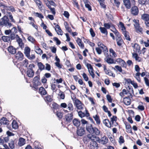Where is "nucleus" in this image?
I'll return each instance as SVG.
<instances>
[{"label":"nucleus","instance_id":"obj_60","mask_svg":"<svg viewBox=\"0 0 149 149\" xmlns=\"http://www.w3.org/2000/svg\"><path fill=\"white\" fill-rule=\"evenodd\" d=\"M71 97L74 103H75L77 100H79L77 98L75 94L73 93V95L71 96Z\"/></svg>","mask_w":149,"mask_h":149},{"label":"nucleus","instance_id":"obj_20","mask_svg":"<svg viewBox=\"0 0 149 149\" xmlns=\"http://www.w3.org/2000/svg\"><path fill=\"white\" fill-rule=\"evenodd\" d=\"M97 141H92L91 142L89 147V149H97L98 144L96 142Z\"/></svg>","mask_w":149,"mask_h":149},{"label":"nucleus","instance_id":"obj_21","mask_svg":"<svg viewBox=\"0 0 149 149\" xmlns=\"http://www.w3.org/2000/svg\"><path fill=\"white\" fill-rule=\"evenodd\" d=\"M44 99L47 104L50 106V103L53 101L52 97L50 95H47L44 98Z\"/></svg>","mask_w":149,"mask_h":149},{"label":"nucleus","instance_id":"obj_32","mask_svg":"<svg viewBox=\"0 0 149 149\" xmlns=\"http://www.w3.org/2000/svg\"><path fill=\"white\" fill-rule=\"evenodd\" d=\"M137 53L134 52L132 53V57L135 59L136 61L140 62L142 61V58L138 56Z\"/></svg>","mask_w":149,"mask_h":149},{"label":"nucleus","instance_id":"obj_49","mask_svg":"<svg viewBox=\"0 0 149 149\" xmlns=\"http://www.w3.org/2000/svg\"><path fill=\"white\" fill-rule=\"evenodd\" d=\"M121 67V66L118 65H116L115 66L114 68H113L114 70H116V71H119L120 72H122L123 70Z\"/></svg>","mask_w":149,"mask_h":149},{"label":"nucleus","instance_id":"obj_28","mask_svg":"<svg viewBox=\"0 0 149 149\" xmlns=\"http://www.w3.org/2000/svg\"><path fill=\"white\" fill-rule=\"evenodd\" d=\"M38 92L42 96L45 95L47 93L45 89L42 86H41L39 88Z\"/></svg>","mask_w":149,"mask_h":149},{"label":"nucleus","instance_id":"obj_63","mask_svg":"<svg viewBox=\"0 0 149 149\" xmlns=\"http://www.w3.org/2000/svg\"><path fill=\"white\" fill-rule=\"evenodd\" d=\"M59 96L60 99H64L65 97V94L63 92L60 91L59 92Z\"/></svg>","mask_w":149,"mask_h":149},{"label":"nucleus","instance_id":"obj_41","mask_svg":"<svg viewBox=\"0 0 149 149\" xmlns=\"http://www.w3.org/2000/svg\"><path fill=\"white\" fill-rule=\"evenodd\" d=\"M108 141L107 137L105 136H104L101 138L100 140V143L103 144H105L107 143Z\"/></svg>","mask_w":149,"mask_h":149},{"label":"nucleus","instance_id":"obj_5","mask_svg":"<svg viewBox=\"0 0 149 149\" xmlns=\"http://www.w3.org/2000/svg\"><path fill=\"white\" fill-rule=\"evenodd\" d=\"M13 62L15 65H16L17 67L20 68L24 66L25 68H27L28 64V60L26 59L22 62L19 63L18 62V60H13Z\"/></svg>","mask_w":149,"mask_h":149},{"label":"nucleus","instance_id":"obj_34","mask_svg":"<svg viewBox=\"0 0 149 149\" xmlns=\"http://www.w3.org/2000/svg\"><path fill=\"white\" fill-rule=\"evenodd\" d=\"M93 118L94 119L96 122V124L98 125H100L101 123L100 117L98 114L93 116Z\"/></svg>","mask_w":149,"mask_h":149},{"label":"nucleus","instance_id":"obj_3","mask_svg":"<svg viewBox=\"0 0 149 149\" xmlns=\"http://www.w3.org/2000/svg\"><path fill=\"white\" fill-rule=\"evenodd\" d=\"M83 140L85 143H87L88 142L90 141H98V139L95 135L89 134L85 136L83 138Z\"/></svg>","mask_w":149,"mask_h":149},{"label":"nucleus","instance_id":"obj_58","mask_svg":"<svg viewBox=\"0 0 149 149\" xmlns=\"http://www.w3.org/2000/svg\"><path fill=\"white\" fill-rule=\"evenodd\" d=\"M8 13L9 15V19L10 20V22L13 23H15V21L13 18V16L10 12H8Z\"/></svg>","mask_w":149,"mask_h":149},{"label":"nucleus","instance_id":"obj_48","mask_svg":"<svg viewBox=\"0 0 149 149\" xmlns=\"http://www.w3.org/2000/svg\"><path fill=\"white\" fill-rule=\"evenodd\" d=\"M54 0H49L47 1H45V3L46 4L47 6L49 7L48 5L49 6L53 5L54 6L55 4L54 2L53 1Z\"/></svg>","mask_w":149,"mask_h":149},{"label":"nucleus","instance_id":"obj_24","mask_svg":"<svg viewBox=\"0 0 149 149\" xmlns=\"http://www.w3.org/2000/svg\"><path fill=\"white\" fill-rule=\"evenodd\" d=\"M52 110L53 111L54 113H56L55 110L56 111L58 109H59L60 108V106L56 103L53 102L52 104V106H50Z\"/></svg>","mask_w":149,"mask_h":149},{"label":"nucleus","instance_id":"obj_57","mask_svg":"<svg viewBox=\"0 0 149 149\" xmlns=\"http://www.w3.org/2000/svg\"><path fill=\"white\" fill-rule=\"evenodd\" d=\"M109 52L111 54H112L111 56L113 57H116L117 56V54L114 50L112 48L109 49Z\"/></svg>","mask_w":149,"mask_h":149},{"label":"nucleus","instance_id":"obj_50","mask_svg":"<svg viewBox=\"0 0 149 149\" xmlns=\"http://www.w3.org/2000/svg\"><path fill=\"white\" fill-rule=\"evenodd\" d=\"M12 126L13 128L16 129L18 127V125L17 122L15 120H13L12 123Z\"/></svg>","mask_w":149,"mask_h":149},{"label":"nucleus","instance_id":"obj_40","mask_svg":"<svg viewBox=\"0 0 149 149\" xmlns=\"http://www.w3.org/2000/svg\"><path fill=\"white\" fill-rule=\"evenodd\" d=\"M103 123L106 127L109 128H111V124H110V121L108 119L104 120H103Z\"/></svg>","mask_w":149,"mask_h":149},{"label":"nucleus","instance_id":"obj_18","mask_svg":"<svg viewBox=\"0 0 149 149\" xmlns=\"http://www.w3.org/2000/svg\"><path fill=\"white\" fill-rule=\"evenodd\" d=\"M73 118V112L68 113L65 116V118L67 123H70L72 120Z\"/></svg>","mask_w":149,"mask_h":149},{"label":"nucleus","instance_id":"obj_62","mask_svg":"<svg viewBox=\"0 0 149 149\" xmlns=\"http://www.w3.org/2000/svg\"><path fill=\"white\" fill-rule=\"evenodd\" d=\"M120 3L119 0H114L113 6H116L118 8L119 7Z\"/></svg>","mask_w":149,"mask_h":149},{"label":"nucleus","instance_id":"obj_55","mask_svg":"<svg viewBox=\"0 0 149 149\" xmlns=\"http://www.w3.org/2000/svg\"><path fill=\"white\" fill-rule=\"evenodd\" d=\"M135 28L137 32L140 33L141 34L143 33V29L140 25L137 26V27H135Z\"/></svg>","mask_w":149,"mask_h":149},{"label":"nucleus","instance_id":"obj_11","mask_svg":"<svg viewBox=\"0 0 149 149\" xmlns=\"http://www.w3.org/2000/svg\"><path fill=\"white\" fill-rule=\"evenodd\" d=\"M15 54V55L14 56V59H13V60H18V62H19V61H21L23 60L24 58V55L21 51H19Z\"/></svg>","mask_w":149,"mask_h":149},{"label":"nucleus","instance_id":"obj_54","mask_svg":"<svg viewBox=\"0 0 149 149\" xmlns=\"http://www.w3.org/2000/svg\"><path fill=\"white\" fill-rule=\"evenodd\" d=\"M27 39L28 40L31 42L33 44H35L36 42V41L35 38L32 36H30L28 37Z\"/></svg>","mask_w":149,"mask_h":149},{"label":"nucleus","instance_id":"obj_45","mask_svg":"<svg viewBox=\"0 0 149 149\" xmlns=\"http://www.w3.org/2000/svg\"><path fill=\"white\" fill-rule=\"evenodd\" d=\"M35 49L36 52L38 54L41 55L42 54L43 52L42 51L38 46H35Z\"/></svg>","mask_w":149,"mask_h":149},{"label":"nucleus","instance_id":"obj_8","mask_svg":"<svg viewBox=\"0 0 149 149\" xmlns=\"http://www.w3.org/2000/svg\"><path fill=\"white\" fill-rule=\"evenodd\" d=\"M104 54L106 56L104 60L108 63L112 64L116 63L114 59L110 57L111 56V55H109L108 52L105 53Z\"/></svg>","mask_w":149,"mask_h":149},{"label":"nucleus","instance_id":"obj_38","mask_svg":"<svg viewBox=\"0 0 149 149\" xmlns=\"http://www.w3.org/2000/svg\"><path fill=\"white\" fill-rule=\"evenodd\" d=\"M74 125L77 127H79L80 125V121L78 119L75 118L72 121Z\"/></svg>","mask_w":149,"mask_h":149},{"label":"nucleus","instance_id":"obj_15","mask_svg":"<svg viewBox=\"0 0 149 149\" xmlns=\"http://www.w3.org/2000/svg\"><path fill=\"white\" fill-rule=\"evenodd\" d=\"M116 61L118 64L120 65L122 67L126 68L127 65L125 61L121 58H117L116 60Z\"/></svg>","mask_w":149,"mask_h":149},{"label":"nucleus","instance_id":"obj_61","mask_svg":"<svg viewBox=\"0 0 149 149\" xmlns=\"http://www.w3.org/2000/svg\"><path fill=\"white\" fill-rule=\"evenodd\" d=\"M141 73L140 72H137L135 74V77L139 82L141 81V79L140 77Z\"/></svg>","mask_w":149,"mask_h":149},{"label":"nucleus","instance_id":"obj_23","mask_svg":"<svg viewBox=\"0 0 149 149\" xmlns=\"http://www.w3.org/2000/svg\"><path fill=\"white\" fill-rule=\"evenodd\" d=\"M16 41L17 42L19 46L23 48L24 46V43L23 42L22 39L20 38L18 35H16Z\"/></svg>","mask_w":149,"mask_h":149},{"label":"nucleus","instance_id":"obj_42","mask_svg":"<svg viewBox=\"0 0 149 149\" xmlns=\"http://www.w3.org/2000/svg\"><path fill=\"white\" fill-rule=\"evenodd\" d=\"M31 51L30 48L28 46L26 47H25L24 49V53L25 56H29V54H30Z\"/></svg>","mask_w":149,"mask_h":149},{"label":"nucleus","instance_id":"obj_43","mask_svg":"<svg viewBox=\"0 0 149 149\" xmlns=\"http://www.w3.org/2000/svg\"><path fill=\"white\" fill-rule=\"evenodd\" d=\"M25 143V139L20 137L19 138L18 144L20 146H22Z\"/></svg>","mask_w":149,"mask_h":149},{"label":"nucleus","instance_id":"obj_29","mask_svg":"<svg viewBox=\"0 0 149 149\" xmlns=\"http://www.w3.org/2000/svg\"><path fill=\"white\" fill-rule=\"evenodd\" d=\"M123 102L126 105H129L131 104V100L129 96H128L123 98Z\"/></svg>","mask_w":149,"mask_h":149},{"label":"nucleus","instance_id":"obj_12","mask_svg":"<svg viewBox=\"0 0 149 149\" xmlns=\"http://www.w3.org/2000/svg\"><path fill=\"white\" fill-rule=\"evenodd\" d=\"M52 82H51V88L54 92H56L57 89L56 88L57 83L55 80V78H53L52 79Z\"/></svg>","mask_w":149,"mask_h":149},{"label":"nucleus","instance_id":"obj_35","mask_svg":"<svg viewBox=\"0 0 149 149\" xmlns=\"http://www.w3.org/2000/svg\"><path fill=\"white\" fill-rule=\"evenodd\" d=\"M118 27L121 29L122 32L126 31V28L124 24L121 22H120L118 25Z\"/></svg>","mask_w":149,"mask_h":149},{"label":"nucleus","instance_id":"obj_9","mask_svg":"<svg viewBox=\"0 0 149 149\" xmlns=\"http://www.w3.org/2000/svg\"><path fill=\"white\" fill-rule=\"evenodd\" d=\"M124 5L127 9H130L132 3L134 4L135 2V0H123Z\"/></svg>","mask_w":149,"mask_h":149},{"label":"nucleus","instance_id":"obj_33","mask_svg":"<svg viewBox=\"0 0 149 149\" xmlns=\"http://www.w3.org/2000/svg\"><path fill=\"white\" fill-rule=\"evenodd\" d=\"M17 141L15 139H11L9 143V146L11 149H13L15 148V144L17 143Z\"/></svg>","mask_w":149,"mask_h":149},{"label":"nucleus","instance_id":"obj_44","mask_svg":"<svg viewBox=\"0 0 149 149\" xmlns=\"http://www.w3.org/2000/svg\"><path fill=\"white\" fill-rule=\"evenodd\" d=\"M102 8L104 9H106L107 6L105 4V0H98Z\"/></svg>","mask_w":149,"mask_h":149},{"label":"nucleus","instance_id":"obj_2","mask_svg":"<svg viewBox=\"0 0 149 149\" xmlns=\"http://www.w3.org/2000/svg\"><path fill=\"white\" fill-rule=\"evenodd\" d=\"M87 131L91 134H95L97 135H99L100 134V131L96 127H93L91 124H88L86 125Z\"/></svg>","mask_w":149,"mask_h":149},{"label":"nucleus","instance_id":"obj_25","mask_svg":"<svg viewBox=\"0 0 149 149\" xmlns=\"http://www.w3.org/2000/svg\"><path fill=\"white\" fill-rule=\"evenodd\" d=\"M141 19L145 21V23L146 25L147 22H149V14L147 13H144L141 15Z\"/></svg>","mask_w":149,"mask_h":149},{"label":"nucleus","instance_id":"obj_64","mask_svg":"<svg viewBox=\"0 0 149 149\" xmlns=\"http://www.w3.org/2000/svg\"><path fill=\"white\" fill-rule=\"evenodd\" d=\"M37 6H38L39 9L41 11L42 10V7L43 5L42 1L39 2L36 4Z\"/></svg>","mask_w":149,"mask_h":149},{"label":"nucleus","instance_id":"obj_52","mask_svg":"<svg viewBox=\"0 0 149 149\" xmlns=\"http://www.w3.org/2000/svg\"><path fill=\"white\" fill-rule=\"evenodd\" d=\"M2 39L5 42H9L10 41L9 36H3L2 37Z\"/></svg>","mask_w":149,"mask_h":149},{"label":"nucleus","instance_id":"obj_10","mask_svg":"<svg viewBox=\"0 0 149 149\" xmlns=\"http://www.w3.org/2000/svg\"><path fill=\"white\" fill-rule=\"evenodd\" d=\"M117 116L114 115L113 116L110 118V124H111V127H113V126H117L118 125V123L117 122Z\"/></svg>","mask_w":149,"mask_h":149},{"label":"nucleus","instance_id":"obj_6","mask_svg":"<svg viewBox=\"0 0 149 149\" xmlns=\"http://www.w3.org/2000/svg\"><path fill=\"white\" fill-rule=\"evenodd\" d=\"M0 25L3 27L4 26L10 27L12 26V24L9 22V19L8 17L6 16H4L0 21Z\"/></svg>","mask_w":149,"mask_h":149},{"label":"nucleus","instance_id":"obj_59","mask_svg":"<svg viewBox=\"0 0 149 149\" xmlns=\"http://www.w3.org/2000/svg\"><path fill=\"white\" fill-rule=\"evenodd\" d=\"M34 14L35 16L38 17L40 19H42L44 18V16L41 13L36 12Z\"/></svg>","mask_w":149,"mask_h":149},{"label":"nucleus","instance_id":"obj_26","mask_svg":"<svg viewBox=\"0 0 149 149\" xmlns=\"http://www.w3.org/2000/svg\"><path fill=\"white\" fill-rule=\"evenodd\" d=\"M28 19L29 20L31 21L29 23V24L31 25L37 30H38V25L34 24V23H35V21L34 19L32 17H29Z\"/></svg>","mask_w":149,"mask_h":149},{"label":"nucleus","instance_id":"obj_7","mask_svg":"<svg viewBox=\"0 0 149 149\" xmlns=\"http://www.w3.org/2000/svg\"><path fill=\"white\" fill-rule=\"evenodd\" d=\"M35 65L33 64H30L27 68V70L26 72L27 75L29 77H33L34 75V71L33 68H34Z\"/></svg>","mask_w":149,"mask_h":149},{"label":"nucleus","instance_id":"obj_37","mask_svg":"<svg viewBox=\"0 0 149 149\" xmlns=\"http://www.w3.org/2000/svg\"><path fill=\"white\" fill-rule=\"evenodd\" d=\"M122 34L124 35L125 39L127 40L130 41L131 38L129 35V33L127 31H125L122 33Z\"/></svg>","mask_w":149,"mask_h":149},{"label":"nucleus","instance_id":"obj_14","mask_svg":"<svg viewBox=\"0 0 149 149\" xmlns=\"http://www.w3.org/2000/svg\"><path fill=\"white\" fill-rule=\"evenodd\" d=\"M131 14L134 16L137 15L139 13V9L138 7L136 6H133L130 9Z\"/></svg>","mask_w":149,"mask_h":149},{"label":"nucleus","instance_id":"obj_27","mask_svg":"<svg viewBox=\"0 0 149 149\" xmlns=\"http://www.w3.org/2000/svg\"><path fill=\"white\" fill-rule=\"evenodd\" d=\"M9 121L4 117H2L0 120V123L1 125H5L8 126L9 124Z\"/></svg>","mask_w":149,"mask_h":149},{"label":"nucleus","instance_id":"obj_30","mask_svg":"<svg viewBox=\"0 0 149 149\" xmlns=\"http://www.w3.org/2000/svg\"><path fill=\"white\" fill-rule=\"evenodd\" d=\"M76 41L78 45L81 49H84V44L81 39L78 37L77 40H76Z\"/></svg>","mask_w":149,"mask_h":149},{"label":"nucleus","instance_id":"obj_46","mask_svg":"<svg viewBox=\"0 0 149 149\" xmlns=\"http://www.w3.org/2000/svg\"><path fill=\"white\" fill-rule=\"evenodd\" d=\"M99 29L101 32L107 36L108 35V31L107 29L104 27H100Z\"/></svg>","mask_w":149,"mask_h":149},{"label":"nucleus","instance_id":"obj_16","mask_svg":"<svg viewBox=\"0 0 149 149\" xmlns=\"http://www.w3.org/2000/svg\"><path fill=\"white\" fill-rule=\"evenodd\" d=\"M104 70L105 73L109 76H112L113 77H115V74L113 73V72L109 69H107V68L106 66L105 65H104Z\"/></svg>","mask_w":149,"mask_h":149},{"label":"nucleus","instance_id":"obj_22","mask_svg":"<svg viewBox=\"0 0 149 149\" xmlns=\"http://www.w3.org/2000/svg\"><path fill=\"white\" fill-rule=\"evenodd\" d=\"M132 47L134 48L133 50L134 52L139 53L140 52V53H141V52L140 50L141 47L139 45L136 43H135L134 44L133 46H132Z\"/></svg>","mask_w":149,"mask_h":149},{"label":"nucleus","instance_id":"obj_47","mask_svg":"<svg viewBox=\"0 0 149 149\" xmlns=\"http://www.w3.org/2000/svg\"><path fill=\"white\" fill-rule=\"evenodd\" d=\"M139 3L142 5H146L149 3V0H139Z\"/></svg>","mask_w":149,"mask_h":149},{"label":"nucleus","instance_id":"obj_56","mask_svg":"<svg viewBox=\"0 0 149 149\" xmlns=\"http://www.w3.org/2000/svg\"><path fill=\"white\" fill-rule=\"evenodd\" d=\"M64 24L65 25V28L66 30L69 33H71L72 30L71 28L69 26V24L68 23L65 22L64 23Z\"/></svg>","mask_w":149,"mask_h":149},{"label":"nucleus","instance_id":"obj_36","mask_svg":"<svg viewBox=\"0 0 149 149\" xmlns=\"http://www.w3.org/2000/svg\"><path fill=\"white\" fill-rule=\"evenodd\" d=\"M55 30L57 33L59 35H63V31L61 29L60 26L57 25L55 26Z\"/></svg>","mask_w":149,"mask_h":149},{"label":"nucleus","instance_id":"obj_13","mask_svg":"<svg viewBox=\"0 0 149 149\" xmlns=\"http://www.w3.org/2000/svg\"><path fill=\"white\" fill-rule=\"evenodd\" d=\"M75 106L77 109L82 110L83 109L84 105L81 101L79 100H77L76 102L74 103Z\"/></svg>","mask_w":149,"mask_h":149},{"label":"nucleus","instance_id":"obj_19","mask_svg":"<svg viewBox=\"0 0 149 149\" xmlns=\"http://www.w3.org/2000/svg\"><path fill=\"white\" fill-rule=\"evenodd\" d=\"M84 128L83 127H78L77 131V135L79 136H83L85 133Z\"/></svg>","mask_w":149,"mask_h":149},{"label":"nucleus","instance_id":"obj_1","mask_svg":"<svg viewBox=\"0 0 149 149\" xmlns=\"http://www.w3.org/2000/svg\"><path fill=\"white\" fill-rule=\"evenodd\" d=\"M114 30H111V31L114 33L116 36V41L119 47H121L124 43V42L121 36V35L120 33L114 27Z\"/></svg>","mask_w":149,"mask_h":149},{"label":"nucleus","instance_id":"obj_39","mask_svg":"<svg viewBox=\"0 0 149 149\" xmlns=\"http://www.w3.org/2000/svg\"><path fill=\"white\" fill-rule=\"evenodd\" d=\"M67 107L69 111H73L74 109V107L71 101L68 102Z\"/></svg>","mask_w":149,"mask_h":149},{"label":"nucleus","instance_id":"obj_53","mask_svg":"<svg viewBox=\"0 0 149 149\" xmlns=\"http://www.w3.org/2000/svg\"><path fill=\"white\" fill-rule=\"evenodd\" d=\"M56 115L57 117L60 119H61L63 117V112L60 111H57L56 112Z\"/></svg>","mask_w":149,"mask_h":149},{"label":"nucleus","instance_id":"obj_51","mask_svg":"<svg viewBox=\"0 0 149 149\" xmlns=\"http://www.w3.org/2000/svg\"><path fill=\"white\" fill-rule=\"evenodd\" d=\"M38 65L40 71H42L45 69V66L42 63L38 62Z\"/></svg>","mask_w":149,"mask_h":149},{"label":"nucleus","instance_id":"obj_4","mask_svg":"<svg viewBox=\"0 0 149 149\" xmlns=\"http://www.w3.org/2000/svg\"><path fill=\"white\" fill-rule=\"evenodd\" d=\"M33 86L31 87L34 88L35 90H37L38 89V86L41 84L39 75H38L33 78Z\"/></svg>","mask_w":149,"mask_h":149},{"label":"nucleus","instance_id":"obj_17","mask_svg":"<svg viewBox=\"0 0 149 149\" xmlns=\"http://www.w3.org/2000/svg\"><path fill=\"white\" fill-rule=\"evenodd\" d=\"M98 47L102 49V51L104 53H105L108 52V50L106 46L104 45L102 42H99L97 44Z\"/></svg>","mask_w":149,"mask_h":149},{"label":"nucleus","instance_id":"obj_31","mask_svg":"<svg viewBox=\"0 0 149 149\" xmlns=\"http://www.w3.org/2000/svg\"><path fill=\"white\" fill-rule=\"evenodd\" d=\"M8 50L11 54H14L16 53V49L12 46H10L8 47Z\"/></svg>","mask_w":149,"mask_h":149}]
</instances>
